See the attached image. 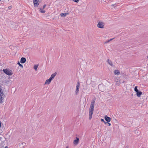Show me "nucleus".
Wrapping results in <instances>:
<instances>
[{
    "instance_id": "obj_1",
    "label": "nucleus",
    "mask_w": 148,
    "mask_h": 148,
    "mask_svg": "<svg viewBox=\"0 0 148 148\" xmlns=\"http://www.w3.org/2000/svg\"><path fill=\"white\" fill-rule=\"evenodd\" d=\"M95 103V100H93L91 103V104L89 108V119L90 120L91 119L92 114L93 113Z\"/></svg>"
},
{
    "instance_id": "obj_2",
    "label": "nucleus",
    "mask_w": 148,
    "mask_h": 148,
    "mask_svg": "<svg viewBox=\"0 0 148 148\" xmlns=\"http://www.w3.org/2000/svg\"><path fill=\"white\" fill-rule=\"evenodd\" d=\"M2 89L0 86V103H2L3 102V100L5 97V95L2 91Z\"/></svg>"
},
{
    "instance_id": "obj_3",
    "label": "nucleus",
    "mask_w": 148,
    "mask_h": 148,
    "mask_svg": "<svg viewBox=\"0 0 148 148\" xmlns=\"http://www.w3.org/2000/svg\"><path fill=\"white\" fill-rule=\"evenodd\" d=\"M3 71L5 74L8 75H11L13 74L12 71L8 69H3Z\"/></svg>"
},
{
    "instance_id": "obj_4",
    "label": "nucleus",
    "mask_w": 148,
    "mask_h": 148,
    "mask_svg": "<svg viewBox=\"0 0 148 148\" xmlns=\"http://www.w3.org/2000/svg\"><path fill=\"white\" fill-rule=\"evenodd\" d=\"M105 23L103 22L100 21L99 22L97 25L98 27L100 28H104Z\"/></svg>"
},
{
    "instance_id": "obj_5",
    "label": "nucleus",
    "mask_w": 148,
    "mask_h": 148,
    "mask_svg": "<svg viewBox=\"0 0 148 148\" xmlns=\"http://www.w3.org/2000/svg\"><path fill=\"white\" fill-rule=\"evenodd\" d=\"M41 0H34V5L35 7H37Z\"/></svg>"
},
{
    "instance_id": "obj_6",
    "label": "nucleus",
    "mask_w": 148,
    "mask_h": 148,
    "mask_svg": "<svg viewBox=\"0 0 148 148\" xmlns=\"http://www.w3.org/2000/svg\"><path fill=\"white\" fill-rule=\"evenodd\" d=\"M79 139L77 137H76V139L73 142V144L75 145V146H76L79 143Z\"/></svg>"
},
{
    "instance_id": "obj_7",
    "label": "nucleus",
    "mask_w": 148,
    "mask_h": 148,
    "mask_svg": "<svg viewBox=\"0 0 148 148\" xmlns=\"http://www.w3.org/2000/svg\"><path fill=\"white\" fill-rule=\"evenodd\" d=\"M104 119L107 122H109L111 120V119L107 115H105L104 116Z\"/></svg>"
},
{
    "instance_id": "obj_8",
    "label": "nucleus",
    "mask_w": 148,
    "mask_h": 148,
    "mask_svg": "<svg viewBox=\"0 0 148 148\" xmlns=\"http://www.w3.org/2000/svg\"><path fill=\"white\" fill-rule=\"evenodd\" d=\"M114 81L116 82V85L117 86H119L120 84V82L118 80V79L116 78L115 79Z\"/></svg>"
},
{
    "instance_id": "obj_9",
    "label": "nucleus",
    "mask_w": 148,
    "mask_h": 148,
    "mask_svg": "<svg viewBox=\"0 0 148 148\" xmlns=\"http://www.w3.org/2000/svg\"><path fill=\"white\" fill-rule=\"evenodd\" d=\"M26 60L25 58H21L20 62L21 63H24L26 62Z\"/></svg>"
},
{
    "instance_id": "obj_10",
    "label": "nucleus",
    "mask_w": 148,
    "mask_h": 148,
    "mask_svg": "<svg viewBox=\"0 0 148 148\" xmlns=\"http://www.w3.org/2000/svg\"><path fill=\"white\" fill-rule=\"evenodd\" d=\"M142 94V93L140 91H138L136 92V95L137 97H140L141 95Z\"/></svg>"
},
{
    "instance_id": "obj_11",
    "label": "nucleus",
    "mask_w": 148,
    "mask_h": 148,
    "mask_svg": "<svg viewBox=\"0 0 148 148\" xmlns=\"http://www.w3.org/2000/svg\"><path fill=\"white\" fill-rule=\"evenodd\" d=\"M107 62L108 64L111 66H113V64L112 62V61L110 60L109 59H108L107 60Z\"/></svg>"
},
{
    "instance_id": "obj_12",
    "label": "nucleus",
    "mask_w": 148,
    "mask_h": 148,
    "mask_svg": "<svg viewBox=\"0 0 148 148\" xmlns=\"http://www.w3.org/2000/svg\"><path fill=\"white\" fill-rule=\"evenodd\" d=\"M51 81L50 79H47L45 81V84H49L51 83Z\"/></svg>"
},
{
    "instance_id": "obj_13",
    "label": "nucleus",
    "mask_w": 148,
    "mask_h": 148,
    "mask_svg": "<svg viewBox=\"0 0 148 148\" xmlns=\"http://www.w3.org/2000/svg\"><path fill=\"white\" fill-rule=\"evenodd\" d=\"M114 73L115 75H119L120 74V72L119 70H116L114 71Z\"/></svg>"
},
{
    "instance_id": "obj_14",
    "label": "nucleus",
    "mask_w": 148,
    "mask_h": 148,
    "mask_svg": "<svg viewBox=\"0 0 148 148\" xmlns=\"http://www.w3.org/2000/svg\"><path fill=\"white\" fill-rule=\"evenodd\" d=\"M56 73H53L51 75L50 77L53 79L56 75Z\"/></svg>"
},
{
    "instance_id": "obj_15",
    "label": "nucleus",
    "mask_w": 148,
    "mask_h": 148,
    "mask_svg": "<svg viewBox=\"0 0 148 148\" xmlns=\"http://www.w3.org/2000/svg\"><path fill=\"white\" fill-rule=\"evenodd\" d=\"M79 88L78 87H76V89L75 90V94L76 95H77L78 93Z\"/></svg>"
},
{
    "instance_id": "obj_16",
    "label": "nucleus",
    "mask_w": 148,
    "mask_h": 148,
    "mask_svg": "<svg viewBox=\"0 0 148 148\" xmlns=\"http://www.w3.org/2000/svg\"><path fill=\"white\" fill-rule=\"evenodd\" d=\"M39 11L40 12L43 13H44L45 12V11L43 10L42 8H40Z\"/></svg>"
},
{
    "instance_id": "obj_17",
    "label": "nucleus",
    "mask_w": 148,
    "mask_h": 148,
    "mask_svg": "<svg viewBox=\"0 0 148 148\" xmlns=\"http://www.w3.org/2000/svg\"><path fill=\"white\" fill-rule=\"evenodd\" d=\"M66 13H62L61 14L60 16L61 17H62V16L65 17L66 16Z\"/></svg>"
},
{
    "instance_id": "obj_18",
    "label": "nucleus",
    "mask_w": 148,
    "mask_h": 148,
    "mask_svg": "<svg viewBox=\"0 0 148 148\" xmlns=\"http://www.w3.org/2000/svg\"><path fill=\"white\" fill-rule=\"evenodd\" d=\"M80 85V83L79 82H77V83L76 87L79 88Z\"/></svg>"
},
{
    "instance_id": "obj_19",
    "label": "nucleus",
    "mask_w": 148,
    "mask_h": 148,
    "mask_svg": "<svg viewBox=\"0 0 148 148\" xmlns=\"http://www.w3.org/2000/svg\"><path fill=\"white\" fill-rule=\"evenodd\" d=\"M38 65H35L34 66V69L35 70H36L38 67Z\"/></svg>"
},
{
    "instance_id": "obj_20",
    "label": "nucleus",
    "mask_w": 148,
    "mask_h": 148,
    "mask_svg": "<svg viewBox=\"0 0 148 148\" xmlns=\"http://www.w3.org/2000/svg\"><path fill=\"white\" fill-rule=\"evenodd\" d=\"M134 91L137 92L138 91V90L137 89V86H136L134 88Z\"/></svg>"
},
{
    "instance_id": "obj_21",
    "label": "nucleus",
    "mask_w": 148,
    "mask_h": 148,
    "mask_svg": "<svg viewBox=\"0 0 148 148\" xmlns=\"http://www.w3.org/2000/svg\"><path fill=\"white\" fill-rule=\"evenodd\" d=\"M17 64H18L19 65V66L21 68H23V65L21 64H20V63L19 62H18Z\"/></svg>"
},
{
    "instance_id": "obj_22",
    "label": "nucleus",
    "mask_w": 148,
    "mask_h": 148,
    "mask_svg": "<svg viewBox=\"0 0 148 148\" xmlns=\"http://www.w3.org/2000/svg\"><path fill=\"white\" fill-rule=\"evenodd\" d=\"M73 1H74L75 2L78 3L79 1V0H73Z\"/></svg>"
},
{
    "instance_id": "obj_23",
    "label": "nucleus",
    "mask_w": 148,
    "mask_h": 148,
    "mask_svg": "<svg viewBox=\"0 0 148 148\" xmlns=\"http://www.w3.org/2000/svg\"><path fill=\"white\" fill-rule=\"evenodd\" d=\"M46 4L44 5L43 6V9L45 8V7H46Z\"/></svg>"
},
{
    "instance_id": "obj_24",
    "label": "nucleus",
    "mask_w": 148,
    "mask_h": 148,
    "mask_svg": "<svg viewBox=\"0 0 148 148\" xmlns=\"http://www.w3.org/2000/svg\"><path fill=\"white\" fill-rule=\"evenodd\" d=\"M107 123L108 124L109 126H110L111 125V123H109V122H107Z\"/></svg>"
},
{
    "instance_id": "obj_25",
    "label": "nucleus",
    "mask_w": 148,
    "mask_h": 148,
    "mask_svg": "<svg viewBox=\"0 0 148 148\" xmlns=\"http://www.w3.org/2000/svg\"><path fill=\"white\" fill-rule=\"evenodd\" d=\"M109 42V41L108 40L106 41L105 42V43H108V42Z\"/></svg>"
},
{
    "instance_id": "obj_26",
    "label": "nucleus",
    "mask_w": 148,
    "mask_h": 148,
    "mask_svg": "<svg viewBox=\"0 0 148 148\" xmlns=\"http://www.w3.org/2000/svg\"><path fill=\"white\" fill-rule=\"evenodd\" d=\"M51 81L53 79L51 77H50V78L49 79Z\"/></svg>"
},
{
    "instance_id": "obj_27",
    "label": "nucleus",
    "mask_w": 148,
    "mask_h": 148,
    "mask_svg": "<svg viewBox=\"0 0 148 148\" xmlns=\"http://www.w3.org/2000/svg\"><path fill=\"white\" fill-rule=\"evenodd\" d=\"M114 39V38H111V39H110L108 40L110 42L111 40H112L113 39Z\"/></svg>"
},
{
    "instance_id": "obj_28",
    "label": "nucleus",
    "mask_w": 148,
    "mask_h": 148,
    "mask_svg": "<svg viewBox=\"0 0 148 148\" xmlns=\"http://www.w3.org/2000/svg\"><path fill=\"white\" fill-rule=\"evenodd\" d=\"M101 121L102 122H104V119H101Z\"/></svg>"
},
{
    "instance_id": "obj_29",
    "label": "nucleus",
    "mask_w": 148,
    "mask_h": 148,
    "mask_svg": "<svg viewBox=\"0 0 148 148\" xmlns=\"http://www.w3.org/2000/svg\"><path fill=\"white\" fill-rule=\"evenodd\" d=\"M101 85L100 84V85H99L98 86V88H99V89L100 87H101Z\"/></svg>"
},
{
    "instance_id": "obj_30",
    "label": "nucleus",
    "mask_w": 148,
    "mask_h": 148,
    "mask_svg": "<svg viewBox=\"0 0 148 148\" xmlns=\"http://www.w3.org/2000/svg\"><path fill=\"white\" fill-rule=\"evenodd\" d=\"M103 122L105 124H106V123H107V122H106L105 121H104V122Z\"/></svg>"
},
{
    "instance_id": "obj_31",
    "label": "nucleus",
    "mask_w": 148,
    "mask_h": 148,
    "mask_svg": "<svg viewBox=\"0 0 148 148\" xmlns=\"http://www.w3.org/2000/svg\"><path fill=\"white\" fill-rule=\"evenodd\" d=\"M11 6H10L8 7V8H9V9H10V8H11Z\"/></svg>"
},
{
    "instance_id": "obj_32",
    "label": "nucleus",
    "mask_w": 148,
    "mask_h": 148,
    "mask_svg": "<svg viewBox=\"0 0 148 148\" xmlns=\"http://www.w3.org/2000/svg\"><path fill=\"white\" fill-rule=\"evenodd\" d=\"M66 148H68V146H67Z\"/></svg>"
},
{
    "instance_id": "obj_33",
    "label": "nucleus",
    "mask_w": 148,
    "mask_h": 148,
    "mask_svg": "<svg viewBox=\"0 0 148 148\" xmlns=\"http://www.w3.org/2000/svg\"><path fill=\"white\" fill-rule=\"evenodd\" d=\"M5 148H8L7 147H5Z\"/></svg>"
},
{
    "instance_id": "obj_34",
    "label": "nucleus",
    "mask_w": 148,
    "mask_h": 148,
    "mask_svg": "<svg viewBox=\"0 0 148 148\" xmlns=\"http://www.w3.org/2000/svg\"><path fill=\"white\" fill-rule=\"evenodd\" d=\"M125 148H128V147H125Z\"/></svg>"
},
{
    "instance_id": "obj_35",
    "label": "nucleus",
    "mask_w": 148,
    "mask_h": 148,
    "mask_svg": "<svg viewBox=\"0 0 148 148\" xmlns=\"http://www.w3.org/2000/svg\"><path fill=\"white\" fill-rule=\"evenodd\" d=\"M147 58H148V56H147Z\"/></svg>"
},
{
    "instance_id": "obj_36",
    "label": "nucleus",
    "mask_w": 148,
    "mask_h": 148,
    "mask_svg": "<svg viewBox=\"0 0 148 148\" xmlns=\"http://www.w3.org/2000/svg\"><path fill=\"white\" fill-rule=\"evenodd\" d=\"M1 0H0V1H1Z\"/></svg>"
}]
</instances>
